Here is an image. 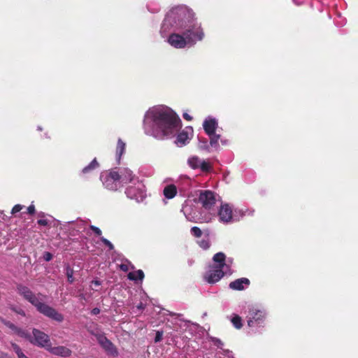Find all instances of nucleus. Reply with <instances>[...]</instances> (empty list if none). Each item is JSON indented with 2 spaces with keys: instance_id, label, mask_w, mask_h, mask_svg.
<instances>
[{
  "instance_id": "f3484780",
  "label": "nucleus",
  "mask_w": 358,
  "mask_h": 358,
  "mask_svg": "<svg viewBox=\"0 0 358 358\" xmlns=\"http://www.w3.org/2000/svg\"><path fill=\"white\" fill-rule=\"evenodd\" d=\"M48 352L51 354L57 356H60L63 357H68L71 355V350L65 346H57L52 347L51 345L48 347Z\"/></svg>"
},
{
  "instance_id": "20e7f679",
  "label": "nucleus",
  "mask_w": 358,
  "mask_h": 358,
  "mask_svg": "<svg viewBox=\"0 0 358 358\" xmlns=\"http://www.w3.org/2000/svg\"><path fill=\"white\" fill-rule=\"evenodd\" d=\"M213 264L210 266L206 271L204 278L210 284L218 282L224 275H231L232 271L231 265L232 259L231 258L226 259V256L223 252H217L213 257Z\"/></svg>"
},
{
  "instance_id": "de8ad7c7",
  "label": "nucleus",
  "mask_w": 358,
  "mask_h": 358,
  "mask_svg": "<svg viewBox=\"0 0 358 358\" xmlns=\"http://www.w3.org/2000/svg\"><path fill=\"white\" fill-rule=\"evenodd\" d=\"M7 357V355L3 353V352H1L0 353V358H6Z\"/></svg>"
},
{
  "instance_id": "c03bdc74",
  "label": "nucleus",
  "mask_w": 358,
  "mask_h": 358,
  "mask_svg": "<svg viewBox=\"0 0 358 358\" xmlns=\"http://www.w3.org/2000/svg\"><path fill=\"white\" fill-rule=\"evenodd\" d=\"M145 308V305L143 303H140L138 306H137V308L138 310H143Z\"/></svg>"
},
{
  "instance_id": "412c9836",
  "label": "nucleus",
  "mask_w": 358,
  "mask_h": 358,
  "mask_svg": "<svg viewBox=\"0 0 358 358\" xmlns=\"http://www.w3.org/2000/svg\"><path fill=\"white\" fill-rule=\"evenodd\" d=\"M176 193V187L173 185H168L164 189V195L167 199H173Z\"/></svg>"
},
{
  "instance_id": "2f4dec72",
  "label": "nucleus",
  "mask_w": 358,
  "mask_h": 358,
  "mask_svg": "<svg viewBox=\"0 0 358 358\" xmlns=\"http://www.w3.org/2000/svg\"><path fill=\"white\" fill-rule=\"evenodd\" d=\"M22 208H23V206H22L20 204H16L13 208L11 213L12 214H15L16 213H18V212H20L22 209Z\"/></svg>"
},
{
  "instance_id": "6e6552de",
  "label": "nucleus",
  "mask_w": 358,
  "mask_h": 358,
  "mask_svg": "<svg viewBox=\"0 0 358 358\" xmlns=\"http://www.w3.org/2000/svg\"><path fill=\"white\" fill-rule=\"evenodd\" d=\"M125 194L128 198L141 202L146 197L145 187L142 181L136 180L134 185L127 187Z\"/></svg>"
},
{
  "instance_id": "aec40b11",
  "label": "nucleus",
  "mask_w": 358,
  "mask_h": 358,
  "mask_svg": "<svg viewBox=\"0 0 358 358\" xmlns=\"http://www.w3.org/2000/svg\"><path fill=\"white\" fill-rule=\"evenodd\" d=\"M125 149L126 143L121 138H118L115 150L116 160L118 163H120L121 157L125 152Z\"/></svg>"
},
{
  "instance_id": "5701e85b",
  "label": "nucleus",
  "mask_w": 358,
  "mask_h": 358,
  "mask_svg": "<svg viewBox=\"0 0 358 358\" xmlns=\"http://www.w3.org/2000/svg\"><path fill=\"white\" fill-rule=\"evenodd\" d=\"M208 136L210 138V143H209L210 147L215 148L216 150H219L220 145H219L218 141L220 139V135L215 133L213 134L208 135Z\"/></svg>"
},
{
  "instance_id": "a878e982",
  "label": "nucleus",
  "mask_w": 358,
  "mask_h": 358,
  "mask_svg": "<svg viewBox=\"0 0 358 358\" xmlns=\"http://www.w3.org/2000/svg\"><path fill=\"white\" fill-rule=\"evenodd\" d=\"M198 148L201 150L210 152V145L206 139H199Z\"/></svg>"
},
{
  "instance_id": "6ab92c4d",
  "label": "nucleus",
  "mask_w": 358,
  "mask_h": 358,
  "mask_svg": "<svg viewBox=\"0 0 358 358\" xmlns=\"http://www.w3.org/2000/svg\"><path fill=\"white\" fill-rule=\"evenodd\" d=\"M181 211L183 213L186 219L192 222H195L197 220L196 210L193 209L192 205H189L185 203L182 208Z\"/></svg>"
},
{
  "instance_id": "72a5a7b5",
  "label": "nucleus",
  "mask_w": 358,
  "mask_h": 358,
  "mask_svg": "<svg viewBox=\"0 0 358 358\" xmlns=\"http://www.w3.org/2000/svg\"><path fill=\"white\" fill-rule=\"evenodd\" d=\"M52 255L51 253L50 252H45L44 255H43V259L46 261V262H49L52 259Z\"/></svg>"
},
{
  "instance_id": "4c0bfd02",
  "label": "nucleus",
  "mask_w": 358,
  "mask_h": 358,
  "mask_svg": "<svg viewBox=\"0 0 358 358\" xmlns=\"http://www.w3.org/2000/svg\"><path fill=\"white\" fill-rule=\"evenodd\" d=\"M13 348L17 355L22 352L20 348L16 344H13Z\"/></svg>"
},
{
  "instance_id": "f03ea898",
  "label": "nucleus",
  "mask_w": 358,
  "mask_h": 358,
  "mask_svg": "<svg viewBox=\"0 0 358 358\" xmlns=\"http://www.w3.org/2000/svg\"><path fill=\"white\" fill-rule=\"evenodd\" d=\"M180 127V118L173 110L165 106L150 108L144 116L145 133L157 139L172 137Z\"/></svg>"
},
{
  "instance_id": "473e14b6",
  "label": "nucleus",
  "mask_w": 358,
  "mask_h": 358,
  "mask_svg": "<svg viewBox=\"0 0 358 358\" xmlns=\"http://www.w3.org/2000/svg\"><path fill=\"white\" fill-rule=\"evenodd\" d=\"M90 227L97 236H100L101 235V231L99 227L93 225H90Z\"/></svg>"
},
{
  "instance_id": "49530a36",
  "label": "nucleus",
  "mask_w": 358,
  "mask_h": 358,
  "mask_svg": "<svg viewBox=\"0 0 358 358\" xmlns=\"http://www.w3.org/2000/svg\"><path fill=\"white\" fill-rule=\"evenodd\" d=\"M17 357H18L19 358H27L26 355H25L22 352H21L20 353H19V354L17 355Z\"/></svg>"
},
{
  "instance_id": "7c9ffc66",
  "label": "nucleus",
  "mask_w": 358,
  "mask_h": 358,
  "mask_svg": "<svg viewBox=\"0 0 358 358\" xmlns=\"http://www.w3.org/2000/svg\"><path fill=\"white\" fill-rule=\"evenodd\" d=\"M100 239H101V242H102L105 245H106V246L108 248V249H109L110 250H113V249H114V246H113V244H112V243H111L110 241H109L108 239H106V238H104V237H101V238H100Z\"/></svg>"
},
{
  "instance_id": "393cba45",
  "label": "nucleus",
  "mask_w": 358,
  "mask_h": 358,
  "mask_svg": "<svg viewBox=\"0 0 358 358\" xmlns=\"http://www.w3.org/2000/svg\"><path fill=\"white\" fill-rule=\"evenodd\" d=\"M231 322L233 324L234 327L238 329H241L243 326L242 319L238 315H233L231 319Z\"/></svg>"
},
{
  "instance_id": "423d86ee",
  "label": "nucleus",
  "mask_w": 358,
  "mask_h": 358,
  "mask_svg": "<svg viewBox=\"0 0 358 358\" xmlns=\"http://www.w3.org/2000/svg\"><path fill=\"white\" fill-rule=\"evenodd\" d=\"M246 214L242 209L233 208L229 203H222L218 210L220 222L229 224L239 221Z\"/></svg>"
},
{
  "instance_id": "58836bf2",
  "label": "nucleus",
  "mask_w": 358,
  "mask_h": 358,
  "mask_svg": "<svg viewBox=\"0 0 358 358\" xmlns=\"http://www.w3.org/2000/svg\"><path fill=\"white\" fill-rule=\"evenodd\" d=\"M27 211L29 214H34L35 213V207L34 205H30L27 208Z\"/></svg>"
},
{
  "instance_id": "4468645a",
  "label": "nucleus",
  "mask_w": 358,
  "mask_h": 358,
  "mask_svg": "<svg viewBox=\"0 0 358 358\" xmlns=\"http://www.w3.org/2000/svg\"><path fill=\"white\" fill-rule=\"evenodd\" d=\"M193 134V129L191 127H187L180 132L176 138V143L182 147L189 143Z\"/></svg>"
},
{
  "instance_id": "c9c22d12",
  "label": "nucleus",
  "mask_w": 358,
  "mask_h": 358,
  "mask_svg": "<svg viewBox=\"0 0 358 358\" xmlns=\"http://www.w3.org/2000/svg\"><path fill=\"white\" fill-rule=\"evenodd\" d=\"M120 268L123 271H127L129 269V264H121L120 265Z\"/></svg>"
},
{
  "instance_id": "7ed1b4c3",
  "label": "nucleus",
  "mask_w": 358,
  "mask_h": 358,
  "mask_svg": "<svg viewBox=\"0 0 358 358\" xmlns=\"http://www.w3.org/2000/svg\"><path fill=\"white\" fill-rule=\"evenodd\" d=\"M17 291L20 295L34 306L41 314L59 322L63 321L64 317L61 313L43 303L44 296L41 294H34L29 288L21 285L17 286Z\"/></svg>"
},
{
  "instance_id": "09e8293b",
  "label": "nucleus",
  "mask_w": 358,
  "mask_h": 358,
  "mask_svg": "<svg viewBox=\"0 0 358 358\" xmlns=\"http://www.w3.org/2000/svg\"><path fill=\"white\" fill-rule=\"evenodd\" d=\"M38 130H41L42 129H41L40 127H38Z\"/></svg>"
},
{
  "instance_id": "a19ab883",
  "label": "nucleus",
  "mask_w": 358,
  "mask_h": 358,
  "mask_svg": "<svg viewBox=\"0 0 358 358\" xmlns=\"http://www.w3.org/2000/svg\"><path fill=\"white\" fill-rule=\"evenodd\" d=\"M182 116H183V117H184L185 120H188V121H190V120H192V117H191L188 113H183V115H182Z\"/></svg>"
},
{
  "instance_id": "dca6fc26",
  "label": "nucleus",
  "mask_w": 358,
  "mask_h": 358,
  "mask_svg": "<svg viewBox=\"0 0 358 358\" xmlns=\"http://www.w3.org/2000/svg\"><path fill=\"white\" fill-rule=\"evenodd\" d=\"M67 224L69 229L75 231L76 233L84 232L87 228V222L81 219L68 222Z\"/></svg>"
},
{
  "instance_id": "cd10ccee",
  "label": "nucleus",
  "mask_w": 358,
  "mask_h": 358,
  "mask_svg": "<svg viewBox=\"0 0 358 358\" xmlns=\"http://www.w3.org/2000/svg\"><path fill=\"white\" fill-rule=\"evenodd\" d=\"M66 275H67L68 281L70 283H72L74 280L73 271L69 266H67V268H66Z\"/></svg>"
},
{
  "instance_id": "79ce46f5",
  "label": "nucleus",
  "mask_w": 358,
  "mask_h": 358,
  "mask_svg": "<svg viewBox=\"0 0 358 358\" xmlns=\"http://www.w3.org/2000/svg\"><path fill=\"white\" fill-rule=\"evenodd\" d=\"M100 313V310L98 308H94L92 310V313L93 315H97Z\"/></svg>"
},
{
  "instance_id": "f8f14e48",
  "label": "nucleus",
  "mask_w": 358,
  "mask_h": 358,
  "mask_svg": "<svg viewBox=\"0 0 358 358\" xmlns=\"http://www.w3.org/2000/svg\"><path fill=\"white\" fill-rule=\"evenodd\" d=\"M33 336L34 337L31 343L48 350V347L50 345V343L49 336L46 334L39 330L34 329Z\"/></svg>"
},
{
  "instance_id": "ea45409f",
  "label": "nucleus",
  "mask_w": 358,
  "mask_h": 358,
  "mask_svg": "<svg viewBox=\"0 0 358 358\" xmlns=\"http://www.w3.org/2000/svg\"><path fill=\"white\" fill-rule=\"evenodd\" d=\"M38 224L43 226H46L48 224L47 220L41 219L37 221Z\"/></svg>"
},
{
  "instance_id": "e433bc0d",
  "label": "nucleus",
  "mask_w": 358,
  "mask_h": 358,
  "mask_svg": "<svg viewBox=\"0 0 358 358\" xmlns=\"http://www.w3.org/2000/svg\"><path fill=\"white\" fill-rule=\"evenodd\" d=\"M213 341L214 344L217 345L218 348H222V345H223L222 342L218 338H214Z\"/></svg>"
},
{
  "instance_id": "c85d7f7f",
  "label": "nucleus",
  "mask_w": 358,
  "mask_h": 358,
  "mask_svg": "<svg viewBox=\"0 0 358 358\" xmlns=\"http://www.w3.org/2000/svg\"><path fill=\"white\" fill-rule=\"evenodd\" d=\"M198 243L199 246L204 250H206L210 247V242L208 239H202L199 241Z\"/></svg>"
},
{
  "instance_id": "2eb2a0df",
  "label": "nucleus",
  "mask_w": 358,
  "mask_h": 358,
  "mask_svg": "<svg viewBox=\"0 0 358 358\" xmlns=\"http://www.w3.org/2000/svg\"><path fill=\"white\" fill-rule=\"evenodd\" d=\"M217 127V120L211 117H207L203 123V129L207 135L215 134Z\"/></svg>"
},
{
  "instance_id": "0eeeda50",
  "label": "nucleus",
  "mask_w": 358,
  "mask_h": 358,
  "mask_svg": "<svg viewBox=\"0 0 358 358\" xmlns=\"http://www.w3.org/2000/svg\"><path fill=\"white\" fill-rule=\"evenodd\" d=\"M118 178V172L115 169L103 172L100 176L103 186L112 191H116L122 187Z\"/></svg>"
},
{
  "instance_id": "4be33fe9",
  "label": "nucleus",
  "mask_w": 358,
  "mask_h": 358,
  "mask_svg": "<svg viewBox=\"0 0 358 358\" xmlns=\"http://www.w3.org/2000/svg\"><path fill=\"white\" fill-rule=\"evenodd\" d=\"M127 278L130 280L134 281H136L137 280H143L144 278V273L142 270H137L136 271L129 273Z\"/></svg>"
},
{
  "instance_id": "bb28decb",
  "label": "nucleus",
  "mask_w": 358,
  "mask_h": 358,
  "mask_svg": "<svg viewBox=\"0 0 358 358\" xmlns=\"http://www.w3.org/2000/svg\"><path fill=\"white\" fill-rule=\"evenodd\" d=\"M191 234L195 237H201L202 235L201 230L197 227H193L191 228Z\"/></svg>"
},
{
  "instance_id": "a211bd4d",
  "label": "nucleus",
  "mask_w": 358,
  "mask_h": 358,
  "mask_svg": "<svg viewBox=\"0 0 358 358\" xmlns=\"http://www.w3.org/2000/svg\"><path fill=\"white\" fill-rule=\"evenodd\" d=\"M249 285V279L246 278H241L231 282L229 285V287L233 290L241 291L246 289Z\"/></svg>"
},
{
  "instance_id": "39448f33",
  "label": "nucleus",
  "mask_w": 358,
  "mask_h": 358,
  "mask_svg": "<svg viewBox=\"0 0 358 358\" xmlns=\"http://www.w3.org/2000/svg\"><path fill=\"white\" fill-rule=\"evenodd\" d=\"M267 312L264 308L258 306H252L248 308L246 315L247 324L252 331H258L264 327Z\"/></svg>"
},
{
  "instance_id": "9d476101",
  "label": "nucleus",
  "mask_w": 358,
  "mask_h": 358,
  "mask_svg": "<svg viewBox=\"0 0 358 358\" xmlns=\"http://www.w3.org/2000/svg\"><path fill=\"white\" fill-rule=\"evenodd\" d=\"M219 200L220 196L212 191L203 190L199 193V202L206 210H211Z\"/></svg>"
},
{
  "instance_id": "1a4fd4ad",
  "label": "nucleus",
  "mask_w": 358,
  "mask_h": 358,
  "mask_svg": "<svg viewBox=\"0 0 358 358\" xmlns=\"http://www.w3.org/2000/svg\"><path fill=\"white\" fill-rule=\"evenodd\" d=\"M187 164L192 169H200L203 173H209L213 170V166L208 161L201 159L196 155L189 157Z\"/></svg>"
},
{
  "instance_id": "ddd939ff",
  "label": "nucleus",
  "mask_w": 358,
  "mask_h": 358,
  "mask_svg": "<svg viewBox=\"0 0 358 358\" xmlns=\"http://www.w3.org/2000/svg\"><path fill=\"white\" fill-rule=\"evenodd\" d=\"M99 343L107 352V353L113 357H117L118 352L115 345L104 336L99 335L97 337Z\"/></svg>"
},
{
  "instance_id": "a18cd8bd",
  "label": "nucleus",
  "mask_w": 358,
  "mask_h": 358,
  "mask_svg": "<svg viewBox=\"0 0 358 358\" xmlns=\"http://www.w3.org/2000/svg\"><path fill=\"white\" fill-rule=\"evenodd\" d=\"M92 283L93 285H94L95 286H99V285H101V282H100V281H99V280H93V281L92 282Z\"/></svg>"
},
{
  "instance_id": "9b49d317",
  "label": "nucleus",
  "mask_w": 358,
  "mask_h": 358,
  "mask_svg": "<svg viewBox=\"0 0 358 358\" xmlns=\"http://www.w3.org/2000/svg\"><path fill=\"white\" fill-rule=\"evenodd\" d=\"M118 179L121 184L122 187L129 182H135L136 180H139L132 171L128 168H120L118 171Z\"/></svg>"
},
{
  "instance_id": "37998d69",
  "label": "nucleus",
  "mask_w": 358,
  "mask_h": 358,
  "mask_svg": "<svg viewBox=\"0 0 358 358\" xmlns=\"http://www.w3.org/2000/svg\"><path fill=\"white\" fill-rule=\"evenodd\" d=\"M221 143L224 145H227L229 144V140H227V139H221Z\"/></svg>"
},
{
  "instance_id": "f704fd0d",
  "label": "nucleus",
  "mask_w": 358,
  "mask_h": 358,
  "mask_svg": "<svg viewBox=\"0 0 358 358\" xmlns=\"http://www.w3.org/2000/svg\"><path fill=\"white\" fill-rule=\"evenodd\" d=\"M162 336H163L162 332L157 331V334H156L155 341L156 343L159 342L162 339Z\"/></svg>"
},
{
  "instance_id": "f257e3e1",
  "label": "nucleus",
  "mask_w": 358,
  "mask_h": 358,
  "mask_svg": "<svg viewBox=\"0 0 358 358\" xmlns=\"http://www.w3.org/2000/svg\"><path fill=\"white\" fill-rule=\"evenodd\" d=\"M171 30L173 32L166 42L176 49L192 47L204 37L201 23L192 10L185 6L174 7L166 14L160 31L162 36H166Z\"/></svg>"
},
{
  "instance_id": "b1692460",
  "label": "nucleus",
  "mask_w": 358,
  "mask_h": 358,
  "mask_svg": "<svg viewBox=\"0 0 358 358\" xmlns=\"http://www.w3.org/2000/svg\"><path fill=\"white\" fill-rule=\"evenodd\" d=\"M99 167V163L96 159H94L90 164L84 167L82 170V173L83 174H87L90 173L92 171Z\"/></svg>"
},
{
  "instance_id": "c756f323",
  "label": "nucleus",
  "mask_w": 358,
  "mask_h": 358,
  "mask_svg": "<svg viewBox=\"0 0 358 358\" xmlns=\"http://www.w3.org/2000/svg\"><path fill=\"white\" fill-rule=\"evenodd\" d=\"M7 325H8L10 329H13V330H16V331H17V334H20L21 336H24V337H26V336H27V334L26 332H24V331H22V330H18V329H17V327H16L14 324H11V323H10V322H8V323H7Z\"/></svg>"
}]
</instances>
